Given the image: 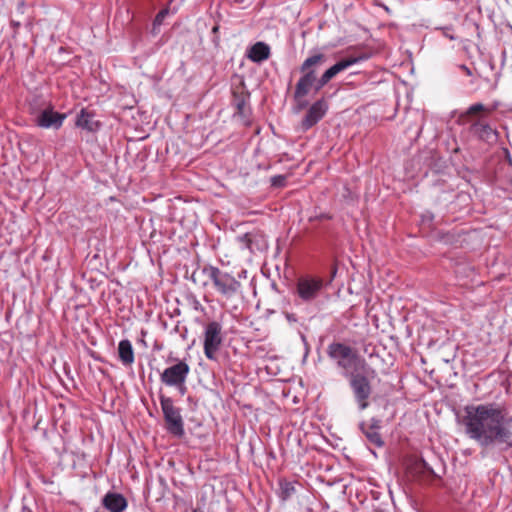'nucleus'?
<instances>
[{
    "instance_id": "obj_1",
    "label": "nucleus",
    "mask_w": 512,
    "mask_h": 512,
    "mask_svg": "<svg viewBox=\"0 0 512 512\" xmlns=\"http://www.w3.org/2000/svg\"><path fill=\"white\" fill-rule=\"evenodd\" d=\"M462 424L465 434L480 447L512 448V416L495 403L468 405L464 409Z\"/></svg>"
},
{
    "instance_id": "obj_2",
    "label": "nucleus",
    "mask_w": 512,
    "mask_h": 512,
    "mask_svg": "<svg viewBox=\"0 0 512 512\" xmlns=\"http://www.w3.org/2000/svg\"><path fill=\"white\" fill-rule=\"evenodd\" d=\"M366 59L367 56H351L341 59L340 61L332 65L330 68H328L320 77H318V68L326 62L327 57L322 52H313L300 65L299 70L302 75L298 79L295 88L298 89V94L310 93L311 90L317 93L324 86H326L336 75L345 71L354 64H357Z\"/></svg>"
},
{
    "instance_id": "obj_3",
    "label": "nucleus",
    "mask_w": 512,
    "mask_h": 512,
    "mask_svg": "<svg viewBox=\"0 0 512 512\" xmlns=\"http://www.w3.org/2000/svg\"><path fill=\"white\" fill-rule=\"evenodd\" d=\"M327 355L333 360L337 367L349 373L350 368L361 370L362 372L376 374V371L369 367L364 358L360 357L357 352L350 346L341 342H332L327 347Z\"/></svg>"
},
{
    "instance_id": "obj_4",
    "label": "nucleus",
    "mask_w": 512,
    "mask_h": 512,
    "mask_svg": "<svg viewBox=\"0 0 512 512\" xmlns=\"http://www.w3.org/2000/svg\"><path fill=\"white\" fill-rule=\"evenodd\" d=\"M345 377L349 379V386L352 390L354 399L360 411L369 407V398L372 394V386L369 376L372 378L375 374L369 373H345Z\"/></svg>"
},
{
    "instance_id": "obj_5",
    "label": "nucleus",
    "mask_w": 512,
    "mask_h": 512,
    "mask_svg": "<svg viewBox=\"0 0 512 512\" xmlns=\"http://www.w3.org/2000/svg\"><path fill=\"white\" fill-rule=\"evenodd\" d=\"M159 401L166 424V430L177 438L183 437L185 429L181 409L174 405V401L170 397L160 395Z\"/></svg>"
},
{
    "instance_id": "obj_6",
    "label": "nucleus",
    "mask_w": 512,
    "mask_h": 512,
    "mask_svg": "<svg viewBox=\"0 0 512 512\" xmlns=\"http://www.w3.org/2000/svg\"><path fill=\"white\" fill-rule=\"evenodd\" d=\"M203 273L213 282L216 290L226 297H231L237 293L241 284L234 276L221 271L218 267H204Z\"/></svg>"
},
{
    "instance_id": "obj_7",
    "label": "nucleus",
    "mask_w": 512,
    "mask_h": 512,
    "mask_svg": "<svg viewBox=\"0 0 512 512\" xmlns=\"http://www.w3.org/2000/svg\"><path fill=\"white\" fill-rule=\"evenodd\" d=\"M223 342L222 325L217 321H211L205 326L203 350L207 359L217 361V352Z\"/></svg>"
},
{
    "instance_id": "obj_8",
    "label": "nucleus",
    "mask_w": 512,
    "mask_h": 512,
    "mask_svg": "<svg viewBox=\"0 0 512 512\" xmlns=\"http://www.w3.org/2000/svg\"><path fill=\"white\" fill-rule=\"evenodd\" d=\"M324 286L325 284L322 278L306 275L298 279L296 290L299 298L308 303L319 297Z\"/></svg>"
},
{
    "instance_id": "obj_9",
    "label": "nucleus",
    "mask_w": 512,
    "mask_h": 512,
    "mask_svg": "<svg viewBox=\"0 0 512 512\" xmlns=\"http://www.w3.org/2000/svg\"><path fill=\"white\" fill-rule=\"evenodd\" d=\"M190 367L185 361H178L176 364L167 367L160 375L161 382L168 386H183L186 382Z\"/></svg>"
},
{
    "instance_id": "obj_10",
    "label": "nucleus",
    "mask_w": 512,
    "mask_h": 512,
    "mask_svg": "<svg viewBox=\"0 0 512 512\" xmlns=\"http://www.w3.org/2000/svg\"><path fill=\"white\" fill-rule=\"evenodd\" d=\"M328 109V102L324 98L312 103L300 123L301 131L306 132L315 126L326 115Z\"/></svg>"
},
{
    "instance_id": "obj_11",
    "label": "nucleus",
    "mask_w": 512,
    "mask_h": 512,
    "mask_svg": "<svg viewBox=\"0 0 512 512\" xmlns=\"http://www.w3.org/2000/svg\"><path fill=\"white\" fill-rule=\"evenodd\" d=\"M65 115L54 112L49 105L45 107L39 115L36 116L35 122L42 128H55L58 129L62 126Z\"/></svg>"
},
{
    "instance_id": "obj_12",
    "label": "nucleus",
    "mask_w": 512,
    "mask_h": 512,
    "mask_svg": "<svg viewBox=\"0 0 512 512\" xmlns=\"http://www.w3.org/2000/svg\"><path fill=\"white\" fill-rule=\"evenodd\" d=\"M359 428L371 444L375 445L376 447H382L384 445V441L379 432L381 429L380 419L371 418L369 424L366 422H361L359 424Z\"/></svg>"
},
{
    "instance_id": "obj_13",
    "label": "nucleus",
    "mask_w": 512,
    "mask_h": 512,
    "mask_svg": "<svg viewBox=\"0 0 512 512\" xmlns=\"http://www.w3.org/2000/svg\"><path fill=\"white\" fill-rule=\"evenodd\" d=\"M470 131L479 140L486 142L488 144L495 143L498 139V132L495 129H493L489 124L481 121L473 122L470 127Z\"/></svg>"
},
{
    "instance_id": "obj_14",
    "label": "nucleus",
    "mask_w": 512,
    "mask_h": 512,
    "mask_svg": "<svg viewBox=\"0 0 512 512\" xmlns=\"http://www.w3.org/2000/svg\"><path fill=\"white\" fill-rule=\"evenodd\" d=\"M102 505L110 512H123L127 508L126 498L116 492H108L102 499Z\"/></svg>"
},
{
    "instance_id": "obj_15",
    "label": "nucleus",
    "mask_w": 512,
    "mask_h": 512,
    "mask_svg": "<svg viewBox=\"0 0 512 512\" xmlns=\"http://www.w3.org/2000/svg\"><path fill=\"white\" fill-rule=\"evenodd\" d=\"M271 55L270 46L262 41L256 42L251 47H249L246 51V56L249 60L254 63H262L263 61L269 59Z\"/></svg>"
},
{
    "instance_id": "obj_16",
    "label": "nucleus",
    "mask_w": 512,
    "mask_h": 512,
    "mask_svg": "<svg viewBox=\"0 0 512 512\" xmlns=\"http://www.w3.org/2000/svg\"><path fill=\"white\" fill-rule=\"evenodd\" d=\"M118 357L123 366L128 367L134 363V349L128 339H123L118 344Z\"/></svg>"
},
{
    "instance_id": "obj_17",
    "label": "nucleus",
    "mask_w": 512,
    "mask_h": 512,
    "mask_svg": "<svg viewBox=\"0 0 512 512\" xmlns=\"http://www.w3.org/2000/svg\"><path fill=\"white\" fill-rule=\"evenodd\" d=\"M76 125L88 131H96L99 128V122L94 119V115L85 109L78 115Z\"/></svg>"
},
{
    "instance_id": "obj_18",
    "label": "nucleus",
    "mask_w": 512,
    "mask_h": 512,
    "mask_svg": "<svg viewBox=\"0 0 512 512\" xmlns=\"http://www.w3.org/2000/svg\"><path fill=\"white\" fill-rule=\"evenodd\" d=\"M296 492L295 483L281 479L279 481V497L282 501H287Z\"/></svg>"
},
{
    "instance_id": "obj_19",
    "label": "nucleus",
    "mask_w": 512,
    "mask_h": 512,
    "mask_svg": "<svg viewBox=\"0 0 512 512\" xmlns=\"http://www.w3.org/2000/svg\"><path fill=\"white\" fill-rule=\"evenodd\" d=\"M49 104L41 96H33L29 101L30 113L37 116Z\"/></svg>"
},
{
    "instance_id": "obj_20",
    "label": "nucleus",
    "mask_w": 512,
    "mask_h": 512,
    "mask_svg": "<svg viewBox=\"0 0 512 512\" xmlns=\"http://www.w3.org/2000/svg\"><path fill=\"white\" fill-rule=\"evenodd\" d=\"M308 94L309 93L298 94V89L295 88L293 93V99L295 102L294 109L296 112H300L308 106V101L306 99Z\"/></svg>"
},
{
    "instance_id": "obj_21",
    "label": "nucleus",
    "mask_w": 512,
    "mask_h": 512,
    "mask_svg": "<svg viewBox=\"0 0 512 512\" xmlns=\"http://www.w3.org/2000/svg\"><path fill=\"white\" fill-rule=\"evenodd\" d=\"M237 240L242 249H248L251 252L253 251L251 234L245 233L241 236H238Z\"/></svg>"
},
{
    "instance_id": "obj_22",
    "label": "nucleus",
    "mask_w": 512,
    "mask_h": 512,
    "mask_svg": "<svg viewBox=\"0 0 512 512\" xmlns=\"http://www.w3.org/2000/svg\"><path fill=\"white\" fill-rule=\"evenodd\" d=\"M415 468L419 471V472H429V473H433V469L428 466V464L423 460H417L415 462Z\"/></svg>"
},
{
    "instance_id": "obj_23",
    "label": "nucleus",
    "mask_w": 512,
    "mask_h": 512,
    "mask_svg": "<svg viewBox=\"0 0 512 512\" xmlns=\"http://www.w3.org/2000/svg\"><path fill=\"white\" fill-rule=\"evenodd\" d=\"M486 110L485 106L482 103H475L472 104L467 111L465 112L466 115H473L478 112Z\"/></svg>"
},
{
    "instance_id": "obj_24",
    "label": "nucleus",
    "mask_w": 512,
    "mask_h": 512,
    "mask_svg": "<svg viewBox=\"0 0 512 512\" xmlns=\"http://www.w3.org/2000/svg\"><path fill=\"white\" fill-rule=\"evenodd\" d=\"M167 14H168V9L167 8L166 9H162L161 11H159L158 14L155 17V23L161 24V22L167 16Z\"/></svg>"
},
{
    "instance_id": "obj_25",
    "label": "nucleus",
    "mask_w": 512,
    "mask_h": 512,
    "mask_svg": "<svg viewBox=\"0 0 512 512\" xmlns=\"http://www.w3.org/2000/svg\"><path fill=\"white\" fill-rule=\"evenodd\" d=\"M285 182V177L282 175L274 176L272 178V185L274 186H282Z\"/></svg>"
},
{
    "instance_id": "obj_26",
    "label": "nucleus",
    "mask_w": 512,
    "mask_h": 512,
    "mask_svg": "<svg viewBox=\"0 0 512 512\" xmlns=\"http://www.w3.org/2000/svg\"><path fill=\"white\" fill-rule=\"evenodd\" d=\"M244 107H245V101L244 100H239L236 103V108H237L238 113H243Z\"/></svg>"
},
{
    "instance_id": "obj_27",
    "label": "nucleus",
    "mask_w": 512,
    "mask_h": 512,
    "mask_svg": "<svg viewBox=\"0 0 512 512\" xmlns=\"http://www.w3.org/2000/svg\"><path fill=\"white\" fill-rule=\"evenodd\" d=\"M174 388H176L181 395H184L186 393V386H185V383L183 384V386H173Z\"/></svg>"
},
{
    "instance_id": "obj_28",
    "label": "nucleus",
    "mask_w": 512,
    "mask_h": 512,
    "mask_svg": "<svg viewBox=\"0 0 512 512\" xmlns=\"http://www.w3.org/2000/svg\"><path fill=\"white\" fill-rule=\"evenodd\" d=\"M460 68L465 71V73L470 76L472 73H471V70L466 66V65H461Z\"/></svg>"
},
{
    "instance_id": "obj_29",
    "label": "nucleus",
    "mask_w": 512,
    "mask_h": 512,
    "mask_svg": "<svg viewBox=\"0 0 512 512\" xmlns=\"http://www.w3.org/2000/svg\"><path fill=\"white\" fill-rule=\"evenodd\" d=\"M381 7H383L388 13H390V9L385 4H379Z\"/></svg>"
},
{
    "instance_id": "obj_30",
    "label": "nucleus",
    "mask_w": 512,
    "mask_h": 512,
    "mask_svg": "<svg viewBox=\"0 0 512 512\" xmlns=\"http://www.w3.org/2000/svg\"><path fill=\"white\" fill-rule=\"evenodd\" d=\"M212 31L216 33L218 31V26L213 27Z\"/></svg>"
},
{
    "instance_id": "obj_31",
    "label": "nucleus",
    "mask_w": 512,
    "mask_h": 512,
    "mask_svg": "<svg viewBox=\"0 0 512 512\" xmlns=\"http://www.w3.org/2000/svg\"><path fill=\"white\" fill-rule=\"evenodd\" d=\"M508 162H509L510 165H512V160H511L510 157L508 158Z\"/></svg>"
},
{
    "instance_id": "obj_32",
    "label": "nucleus",
    "mask_w": 512,
    "mask_h": 512,
    "mask_svg": "<svg viewBox=\"0 0 512 512\" xmlns=\"http://www.w3.org/2000/svg\"><path fill=\"white\" fill-rule=\"evenodd\" d=\"M193 512H203V511H199V510H193Z\"/></svg>"
},
{
    "instance_id": "obj_33",
    "label": "nucleus",
    "mask_w": 512,
    "mask_h": 512,
    "mask_svg": "<svg viewBox=\"0 0 512 512\" xmlns=\"http://www.w3.org/2000/svg\"><path fill=\"white\" fill-rule=\"evenodd\" d=\"M510 182H511V184H512V177H511V181H510Z\"/></svg>"
}]
</instances>
